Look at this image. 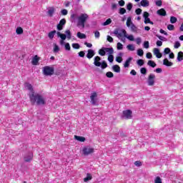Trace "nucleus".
Instances as JSON below:
<instances>
[{
  "mask_svg": "<svg viewBox=\"0 0 183 183\" xmlns=\"http://www.w3.org/2000/svg\"><path fill=\"white\" fill-rule=\"evenodd\" d=\"M113 34H114L119 39H121L122 36H124V38L127 36V31L125 29L118 30V29H116Z\"/></svg>",
  "mask_w": 183,
  "mask_h": 183,
  "instance_id": "obj_4",
  "label": "nucleus"
},
{
  "mask_svg": "<svg viewBox=\"0 0 183 183\" xmlns=\"http://www.w3.org/2000/svg\"><path fill=\"white\" fill-rule=\"evenodd\" d=\"M30 102L31 105H45V97L37 92H30L29 94Z\"/></svg>",
  "mask_w": 183,
  "mask_h": 183,
  "instance_id": "obj_1",
  "label": "nucleus"
},
{
  "mask_svg": "<svg viewBox=\"0 0 183 183\" xmlns=\"http://www.w3.org/2000/svg\"><path fill=\"white\" fill-rule=\"evenodd\" d=\"M66 24V20L65 19H62L60 20L59 23L57 24L58 31H62L64 29V25Z\"/></svg>",
  "mask_w": 183,
  "mask_h": 183,
  "instance_id": "obj_10",
  "label": "nucleus"
},
{
  "mask_svg": "<svg viewBox=\"0 0 183 183\" xmlns=\"http://www.w3.org/2000/svg\"><path fill=\"white\" fill-rule=\"evenodd\" d=\"M131 29L133 32H137V26L132 23V25L130 24Z\"/></svg>",
  "mask_w": 183,
  "mask_h": 183,
  "instance_id": "obj_44",
  "label": "nucleus"
},
{
  "mask_svg": "<svg viewBox=\"0 0 183 183\" xmlns=\"http://www.w3.org/2000/svg\"><path fill=\"white\" fill-rule=\"evenodd\" d=\"M77 37L79 38V39H86V35L79 31L77 32Z\"/></svg>",
  "mask_w": 183,
  "mask_h": 183,
  "instance_id": "obj_25",
  "label": "nucleus"
},
{
  "mask_svg": "<svg viewBox=\"0 0 183 183\" xmlns=\"http://www.w3.org/2000/svg\"><path fill=\"white\" fill-rule=\"evenodd\" d=\"M39 59H38V56H35L31 61V64L33 65H37L38 62H39Z\"/></svg>",
  "mask_w": 183,
  "mask_h": 183,
  "instance_id": "obj_27",
  "label": "nucleus"
},
{
  "mask_svg": "<svg viewBox=\"0 0 183 183\" xmlns=\"http://www.w3.org/2000/svg\"><path fill=\"white\" fill-rule=\"evenodd\" d=\"M90 99H91L90 102L92 105H98L99 99H98V94H97V92H93L91 94Z\"/></svg>",
  "mask_w": 183,
  "mask_h": 183,
  "instance_id": "obj_5",
  "label": "nucleus"
},
{
  "mask_svg": "<svg viewBox=\"0 0 183 183\" xmlns=\"http://www.w3.org/2000/svg\"><path fill=\"white\" fill-rule=\"evenodd\" d=\"M94 55H95V51L92 49H89L87 51L86 58H88V59H91L92 58L94 57Z\"/></svg>",
  "mask_w": 183,
  "mask_h": 183,
  "instance_id": "obj_13",
  "label": "nucleus"
},
{
  "mask_svg": "<svg viewBox=\"0 0 183 183\" xmlns=\"http://www.w3.org/2000/svg\"><path fill=\"white\" fill-rule=\"evenodd\" d=\"M126 24H127V26H128L129 28L131 26V25H132V20L131 17L127 18V21Z\"/></svg>",
  "mask_w": 183,
  "mask_h": 183,
  "instance_id": "obj_37",
  "label": "nucleus"
},
{
  "mask_svg": "<svg viewBox=\"0 0 183 183\" xmlns=\"http://www.w3.org/2000/svg\"><path fill=\"white\" fill-rule=\"evenodd\" d=\"M54 52H55V53L59 52V46H58V45H56V44L54 45Z\"/></svg>",
  "mask_w": 183,
  "mask_h": 183,
  "instance_id": "obj_56",
  "label": "nucleus"
},
{
  "mask_svg": "<svg viewBox=\"0 0 183 183\" xmlns=\"http://www.w3.org/2000/svg\"><path fill=\"white\" fill-rule=\"evenodd\" d=\"M65 34H66V38H67V39H71L72 36V34H71V31L66 30Z\"/></svg>",
  "mask_w": 183,
  "mask_h": 183,
  "instance_id": "obj_32",
  "label": "nucleus"
},
{
  "mask_svg": "<svg viewBox=\"0 0 183 183\" xmlns=\"http://www.w3.org/2000/svg\"><path fill=\"white\" fill-rule=\"evenodd\" d=\"M106 76H107V78H114V73L112 71H107L106 73Z\"/></svg>",
  "mask_w": 183,
  "mask_h": 183,
  "instance_id": "obj_41",
  "label": "nucleus"
},
{
  "mask_svg": "<svg viewBox=\"0 0 183 183\" xmlns=\"http://www.w3.org/2000/svg\"><path fill=\"white\" fill-rule=\"evenodd\" d=\"M16 32L17 35H21V34H24V29L22 27H18L16 30Z\"/></svg>",
  "mask_w": 183,
  "mask_h": 183,
  "instance_id": "obj_34",
  "label": "nucleus"
},
{
  "mask_svg": "<svg viewBox=\"0 0 183 183\" xmlns=\"http://www.w3.org/2000/svg\"><path fill=\"white\" fill-rule=\"evenodd\" d=\"M74 139H76V141H79V142H85L86 139H85V137H84L75 135Z\"/></svg>",
  "mask_w": 183,
  "mask_h": 183,
  "instance_id": "obj_19",
  "label": "nucleus"
},
{
  "mask_svg": "<svg viewBox=\"0 0 183 183\" xmlns=\"http://www.w3.org/2000/svg\"><path fill=\"white\" fill-rule=\"evenodd\" d=\"M94 65H95V66H101V58L99 56L94 57Z\"/></svg>",
  "mask_w": 183,
  "mask_h": 183,
  "instance_id": "obj_12",
  "label": "nucleus"
},
{
  "mask_svg": "<svg viewBox=\"0 0 183 183\" xmlns=\"http://www.w3.org/2000/svg\"><path fill=\"white\" fill-rule=\"evenodd\" d=\"M99 55H101V56H105V54H106L105 47H103L102 49H101L99 51Z\"/></svg>",
  "mask_w": 183,
  "mask_h": 183,
  "instance_id": "obj_36",
  "label": "nucleus"
},
{
  "mask_svg": "<svg viewBox=\"0 0 183 183\" xmlns=\"http://www.w3.org/2000/svg\"><path fill=\"white\" fill-rule=\"evenodd\" d=\"M163 65H165V66H172L174 63L169 61L168 59H164L163 60Z\"/></svg>",
  "mask_w": 183,
  "mask_h": 183,
  "instance_id": "obj_17",
  "label": "nucleus"
},
{
  "mask_svg": "<svg viewBox=\"0 0 183 183\" xmlns=\"http://www.w3.org/2000/svg\"><path fill=\"white\" fill-rule=\"evenodd\" d=\"M154 183H162V179L159 177H157L154 179Z\"/></svg>",
  "mask_w": 183,
  "mask_h": 183,
  "instance_id": "obj_46",
  "label": "nucleus"
},
{
  "mask_svg": "<svg viewBox=\"0 0 183 183\" xmlns=\"http://www.w3.org/2000/svg\"><path fill=\"white\" fill-rule=\"evenodd\" d=\"M147 84L149 86H153L155 84V74H150L147 79Z\"/></svg>",
  "mask_w": 183,
  "mask_h": 183,
  "instance_id": "obj_8",
  "label": "nucleus"
},
{
  "mask_svg": "<svg viewBox=\"0 0 183 183\" xmlns=\"http://www.w3.org/2000/svg\"><path fill=\"white\" fill-rule=\"evenodd\" d=\"M140 4L144 7L149 6V1L148 0H142Z\"/></svg>",
  "mask_w": 183,
  "mask_h": 183,
  "instance_id": "obj_21",
  "label": "nucleus"
},
{
  "mask_svg": "<svg viewBox=\"0 0 183 183\" xmlns=\"http://www.w3.org/2000/svg\"><path fill=\"white\" fill-rule=\"evenodd\" d=\"M54 12H55V9L51 8L47 11V14H48L49 16H53Z\"/></svg>",
  "mask_w": 183,
  "mask_h": 183,
  "instance_id": "obj_33",
  "label": "nucleus"
},
{
  "mask_svg": "<svg viewBox=\"0 0 183 183\" xmlns=\"http://www.w3.org/2000/svg\"><path fill=\"white\" fill-rule=\"evenodd\" d=\"M64 47L66 51H71V46L69 45V43H66Z\"/></svg>",
  "mask_w": 183,
  "mask_h": 183,
  "instance_id": "obj_52",
  "label": "nucleus"
},
{
  "mask_svg": "<svg viewBox=\"0 0 183 183\" xmlns=\"http://www.w3.org/2000/svg\"><path fill=\"white\" fill-rule=\"evenodd\" d=\"M167 29H169V31H174V29H175V26L172 24H169L167 26Z\"/></svg>",
  "mask_w": 183,
  "mask_h": 183,
  "instance_id": "obj_49",
  "label": "nucleus"
},
{
  "mask_svg": "<svg viewBox=\"0 0 183 183\" xmlns=\"http://www.w3.org/2000/svg\"><path fill=\"white\" fill-rule=\"evenodd\" d=\"M71 46L74 49H79V48H81V46H79V44L78 43H74Z\"/></svg>",
  "mask_w": 183,
  "mask_h": 183,
  "instance_id": "obj_39",
  "label": "nucleus"
},
{
  "mask_svg": "<svg viewBox=\"0 0 183 183\" xmlns=\"http://www.w3.org/2000/svg\"><path fill=\"white\" fill-rule=\"evenodd\" d=\"M91 179H92V175L87 173L86 177L84 179V182H88V181H91Z\"/></svg>",
  "mask_w": 183,
  "mask_h": 183,
  "instance_id": "obj_28",
  "label": "nucleus"
},
{
  "mask_svg": "<svg viewBox=\"0 0 183 183\" xmlns=\"http://www.w3.org/2000/svg\"><path fill=\"white\" fill-rule=\"evenodd\" d=\"M147 65H149V66H152V68H155V66H157V64L152 60L148 61Z\"/></svg>",
  "mask_w": 183,
  "mask_h": 183,
  "instance_id": "obj_29",
  "label": "nucleus"
},
{
  "mask_svg": "<svg viewBox=\"0 0 183 183\" xmlns=\"http://www.w3.org/2000/svg\"><path fill=\"white\" fill-rule=\"evenodd\" d=\"M134 165H136V167H141V165H142V163L139 161H136L134 162Z\"/></svg>",
  "mask_w": 183,
  "mask_h": 183,
  "instance_id": "obj_64",
  "label": "nucleus"
},
{
  "mask_svg": "<svg viewBox=\"0 0 183 183\" xmlns=\"http://www.w3.org/2000/svg\"><path fill=\"white\" fill-rule=\"evenodd\" d=\"M174 48L175 49H178V48H179V46H181V43H179V41H176L174 43Z\"/></svg>",
  "mask_w": 183,
  "mask_h": 183,
  "instance_id": "obj_54",
  "label": "nucleus"
},
{
  "mask_svg": "<svg viewBox=\"0 0 183 183\" xmlns=\"http://www.w3.org/2000/svg\"><path fill=\"white\" fill-rule=\"evenodd\" d=\"M94 148L86 146L84 147L82 149V154L84 155V157H88L90 154H94Z\"/></svg>",
  "mask_w": 183,
  "mask_h": 183,
  "instance_id": "obj_6",
  "label": "nucleus"
},
{
  "mask_svg": "<svg viewBox=\"0 0 183 183\" xmlns=\"http://www.w3.org/2000/svg\"><path fill=\"white\" fill-rule=\"evenodd\" d=\"M137 65H139V66H142V65H144V60L143 59H139L137 60Z\"/></svg>",
  "mask_w": 183,
  "mask_h": 183,
  "instance_id": "obj_50",
  "label": "nucleus"
},
{
  "mask_svg": "<svg viewBox=\"0 0 183 183\" xmlns=\"http://www.w3.org/2000/svg\"><path fill=\"white\" fill-rule=\"evenodd\" d=\"M144 48H146V49H148V48H149V41H146L144 42Z\"/></svg>",
  "mask_w": 183,
  "mask_h": 183,
  "instance_id": "obj_53",
  "label": "nucleus"
},
{
  "mask_svg": "<svg viewBox=\"0 0 183 183\" xmlns=\"http://www.w3.org/2000/svg\"><path fill=\"white\" fill-rule=\"evenodd\" d=\"M137 55L139 56H144V50H142V49H139L137 50Z\"/></svg>",
  "mask_w": 183,
  "mask_h": 183,
  "instance_id": "obj_40",
  "label": "nucleus"
},
{
  "mask_svg": "<svg viewBox=\"0 0 183 183\" xmlns=\"http://www.w3.org/2000/svg\"><path fill=\"white\" fill-rule=\"evenodd\" d=\"M177 17H175V16L170 17L171 24H175V22H177Z\"/></svg>",
  "mask_w": 183,
  "mask_h": 183,
  "instance_id": "obj_47",
  "label": "nucleus"
},
{
  "mask_svg": "<svg viewBox=\"0 0 183 183\" xmlns=\"http://www.w3.org/2000/svg\"><path fill=\"white\" fill-rule=\"evenodd\" d=\"M112 22V20L111 19H108L106 21L103 23L104 26H107V25H109Z\"/></svg>",
  "mask_w": 183,
  "mask_h": 183,
  "instance_id": "obj_45",
  "label": "nucleus"
},
{
  "mask_svg": "<svg viewBox=\"0 0 183 183\" xmlns=\"http://www.w3.org/2000/svg\"><path fill=\"white\" fill-rule=\"evenodd\" d=\"M57 36L59 38H61V39L62 41H65V39H66V34H61V32L58 31L57 32Z\"/></svg>",
  "mask_w": 183,
  "mask_h": 183,
  "instance_id": "obj_22",
  "label": "nucleus"
},
{
  "mask_svg": "<svg viewBox=\"0 0 183 183\" xmlns=\"http://www.w3.org/2000/svg\"><path fill=\"white\" fill-rule=\"evenodd\" d=\"M116 61L117 62H119V64H121V62H122V57L121 56L116 57Z\"/></svg>",
  "mask_w": 183,
  "mask_h": 183,
  "instance_id": "obj_62",
  "label": "nucleus"
},
{
  "mask_svg": "<svg viewBox=\"0 0 183 183\" xmlns=\"http://www.w3.org/2000/svg\"><path fill=\"white\" fill-rule=\"evenodd\" d=\"M119 14H120V15H124V14H127V9H125L124 8H120Z\"/></svg>",
  "mask_w": 183,
  "mask_h": 183,
  "instance_id": "obj_38",
  "label": "nucleus"
},
{
  "mask_svg": "<svg viewBox=\"0 0 183 183\" xmlns=\"http://www.w3.org/2000/svg\"><path fill=\"white\" fill-rule=\"evenodd\" d=\"M108 61H109L110 62H114V56L112 54H110L108 56Z\"/></svg>",
  "mask_w": 183,
  "mask_h": 183,
  "instance_id": "obj_59",
  "label": "nucleus"
},
{
  "mask_svg": "<svg viewBox=\"0 0 183 183\" xmlns=\"http://www.w3.org/2000/svg\"><path fill=\"white\" fill-rule=\"evenodd\" d=\"M54 71L55 69L53 66H45L43 68V74L44 75H46V76H51V75H54Z\"/></svg>",
  "mask_w": 183,
  "mask_h": 183,
  "instance_id": "obj_3",
  "label": "nucleus"
},
{
  "mask_svg": "<svg viewBox=\"0 0 183 183\" xmlns=\"http://www.w3.org/2000/svg\"><path fill=\"white\" fill-rule=\"evenodd\" d=\"M155 5H157V6H162V1L159 0V1H156Z\"/></svg>",
  "mask_w": 183,
  "mask_h": 183,
  "instance_id": "obj_57",
  "label": "nucleus"
},
{
  "mask_svg": "<svg viewBox=\"0 0 183 183\" xmlns=\"http://www.w3.org/2000/svg\"><path fill=\"white\" fill-rule=\"evenodd\" d=\"M117 49L118 50L124 49V45L120 42L117 43Z\"/></svg>",
  "mask_w": 183,
  "mask_h": 183,
  "instance_id": "obj_51",
  "label": "nucleus"
},
{
  "mask_svg": "<svg viewBox=\"0 0 183 183\" xmlns=\"http://www.w3.org/2000/svg\"><path fill=\"white\" fill-rule=\"evenodd\" d=\"M89 16L86 14H81L77 20V26L85 28V23L88 21Z\"/></svg>",
  "mask_w": 183,
  "mask_h": 183,
  "instance_id": "obj_2",
  "label": "nucleus"
},
{
  "mask_svg": "<svg viewBox=\"0 0 183 183\" xmlns=\"http://www.w3.org/2000/svg\"><path fill=\"white\" fill-rule=\"evenodd\" d=\"M135 13L137 14V15H141V14L142 13V9H137L135 10Z\"/></svg>",
  "mask_w": 183,
  "mask_h": 183,
  "instance_id": "obj_58",
  "label": "nucleus"
},
{
  "mask_svg": "<svg viewBox=\"0 0 183 183\" xmlns=\"http://www.w3.org/2000/svg\"><path fill=\"white\" fill-rule=\"evenodd\" d=\"M140 72H141V74H142L143 75H147V68L142 67V68L140 69Z\"/></svg>",
  "mask_w": 183,
  "mask_h": 183,
  "instance_id": "obj_48",
  "label": "nucleus"
},
{
  "mask_svg": "<svg viewBox=\"0 0 183 183\" xmlns=\"http://www.w3.org/2000/svg\"><path fill=\"white\" fill-rule=\"evenodd\" d=\"M143 18H144V24H149L151 19H149V13L144 11L143 14Z\"/></svg>",
  "mask_w": 183,
  "mask_h": 183,
  "instance_id": "obj_11",
  "label": "nucleus"
},
{
  "mask_svg": "<svg viewBox=\"0 0 183 183\" xmlns=\"http://www.w3.org/2000/svg\"><path fill=\"white\" fill-rule=\"evenodd\" d=\"M61 12V15H68V10L66 9H62Z\"/></svg>",
  "mask_w": 183,
  "mask_h": 183,
  "instance_id": "obj_63",
  "label": "nucleus"
},
{
  "mask_svg": "<svg viewBox=\"0 0 183 183\" xmlns=\"http://www.w3.org/2000/svg\"><path fill=\"white\" fill-rule=\"evenodd\" d=\"M129 41H135V39L134 38V36L132 34L129 35L127 34V36H125Z\"/></svg>",
  "mask_w": 183,
  "mask_h": 183,
  "instance_id": "obj_43",
  "label": "nucleus"
},
{
  "mask_svg": "<svg viewBox=\"0 0 183 183\" xmlns=\"http://www.w3.org/2000/svg\"><path fill=\"white\" fill-rule=\"evenodd\" d=\"M157 15H159V16H167V11H165L164 9L157 10Z\"/></svg>",
  "mask_w": 183,
  "mask_h": 183,
  "instance_id": "obj_14",
  "label": "nucleus"
},
{
  "mask_svg": "<svg viewBox=\"0 0 183 183\" xmlns=\"http://www.w3.org/2000/svg\"><path fill=\"white\" fill-rule=\"evenodd\" d=\"M128 51H135V46L134 44H129L127 46Z\"/></svg>",
  "mask_w": 183,
  "mask_h": 183,
  "instance_id": "obj_35",
  "label": "nucleus"
},
{
  "mask_svg": "<svg viewBox=\"0 0 183 183\" xmlns=\"http://www.w3.org/2000/svg\"><path fill=\"white\" fill-rule=\"evenodd\" d=\"M24 86L26 89H28L30 92H32L34 91V87L32 86V84L29 83H25Z\"/></svg>",
  "mask_w": 183,
  "mask_h": 183,
  "instance_id": "obj_18",
  "label": "nucleus"
},
{
  "mask_svg": "<svg viewBox=\"0 0 183 183\" xmlns=\"http://www.w3.org/2000/svg\"><path fill=\"white\" fill-rule=\"evenodd\" d=\"M119 6H124L125 1H124V0L119 1Z\"/></svg>",
  "mask_w": 183,
  "mask_h": 183,
  "instance_id": "obj_60",
  "label": "nucleus"
},
{
  "mask_svg": "<svg viewBox=\"0 0 183 183\" xmlns=\"http://www.w3.org/2000/svg\"><path fill=\"white\" fill-rule=\"evenodd\" d=\"M142 42V39H141V37H138L136 39V44H137V45H140Z\"/></svg>",
  "mask_w": 183,
  "mask_h": 183,
  "instance_id": "obj_55",
  "label": "nucleus"
},
{
  "mask_svg": "<svg viewBox=\"0 0 183 183\" xmlns=\"http://www.w3.org/2000/svg\"><path fill=\"white\" fill-rule=\"evenodd\" d=\"M127 9H128V11H131V9H132V3H129L127 4Z\"/></svg>",
  "mask_w": 183,
  "mask_h": 183,
  "instance_id": "obj_61",
  "label": "nucleus"
},
{
  "mask_svg": "<svg viewBox=\"0 0 183 183\" xmlns=\"http://www.w3.org/2000/svg\"><path fill=\"white\" fill-rule=\"evenodd\" d=\"M104 51H106V53L108 52L109 55H112L114 54V48H108V47H104Z\"/></svg>",
  "mask_w": 183,
  "mask_h": 183,
  "instance_id": "obj_24",
  "label": "nucleus"
},
{
  "mask_svg": "<svg viewBox=\"0 0 183 183\" xmlns=\"http://www.w3.org/2000/svg\"><path fill=\"white\" fill-rule=\"evenodd\" d=\"M34 158V154L31 152H29L27 154L24 155V162H30L32 161Z\"/></svg>",
  "mask_w": 183,
  "mask_h": 183,
  "instance_id": "obj_9",
  "label": "nucleus"
},
{
  "mask_svg": "<svg viewBox=\"0 0 183 183\" xmlns=\"http://www.w3.org/2000/svg\"><path fill=\"white\" fill-rule=\"evenodd\" d=\"M78 17H79V16H78V14L73 13L71 14L70 16V21L71 22H75V21H78Z\"/></svg>",
  "mask_w": 183,
  "mask_h": 183,
  "instance_id": "obj_16",
  "label": "nucleus"
},
{
  "mask_svg": "<svg viewBox=\"0 0 183 183\" xmlns=\"http://www.w3.org/2000/svg\"><path fill=\"white\" fill-rule=\"evenodd\" d=\"M56 34V30L49 32L48 36H49V39H54V36H55Z\"/></svg>",
  "mask_w": 183,
  "mask_h": 183,
  "instance_id": "obj_23",
  "label": "nucleus"
},
{
  "mask_svg": "<svg viewBox=\"0 0 183 183\" xmlns=\"http://www.w3.org/2000/svg\"><path fill=\"white\" fill-rule=\"evenodd\" d=\"M183 60V52L179 51L177 54V61L178 62H181Z\"/></svg>",
  "mask_w": 183,
  "mask_h": 183,
  "instance_id": "obj_26",
  "label": "nucleus"
},
{
  "mask_svg": "<svg viewBox=\"0 0 183 183\" xmlns=\"http://www.w3.org/2000/svg\"><path fill=\"white\" fill-rule=\"evenodd\" d=\"M168 54H171V49L167 47L164 49V55H168Z\"/></svg>",
  "mask_w": 183,
  "mask_h": 183,
  "instance_id": "obj_42",
  "label": "nucleus"
},
{
  "mask_svg": "<svg viewBox=\"0 0 183 183\" xmlns=\"http://www.w3.org/2000/svg\"><path fill=\"white\" fill-rule=\"evenodd\" d=\"M122 118L123 119H131L132 118V111L131 109L124 110Z\"/></svg>",
  "mask_w": 183,
  "mask_h": 183,
  "instance_id": "obj_7",
  "label": "nucleus"
},
{
  "mask_svg": "<svg viewBox=\"0 0 183 183\" xmlns=\"http://www.w3.org/2000/svg\"><path fill=\"white\" fill-rule=\"evenodd\" d=\"M154 55H155L157 58H162V54L159 51V49L154 48Z\"/></svg>",
  "mask_w": 183,
  "mask_h": 183,
  "instance_id": "obj_15",
  "label": "nucleus"
},
{
  "mask_svg": "<svg viewBox=\"0 0 183 183\" xmlns=\"http://www.w3.org/2000/svg\"><path fill=\"white\" fill-rule=\"evenodd\" d=\"M112 69L114 72H117V74H119V72H121V67H119V66L118 65H114L112 66Z\"/></svg>",
  "mask_w": 183,
  "mask_h": 183,
  "instance_id": "obj_20",
  "label": "nucleus"
},
{
  "mask_svg": "<svg viewBox=\"0 0 183 183\" xmlns=\"http://www.w3.org/2000/svg\"><path fill=\"white\" fill-rule=\"evenodd\" d=\"M132 61V57H129L128 59H127L124 63V68H128V66H129V63Z\"/></svg>",
  "mask_w": 183,
  "mask_h": 183,
  "instance_id": "obj_30",
  "label": "nucleus"
},
{
  "mask_svg": "<svg viewBox=\"0 0 183 183\" xmlns=\"http://www.w3.org/2000/svg\"><path fill=\"white\" fill-rule=\"evenodd\" d=\"M101 68L102 69H105V68H108V64H107V61H105V60H103L101 62Z\"/></svg>",
  "mask_w": 183,
  "mask_h": 183,
  "instance_id": "obj_31",
  "label": "nucleus"
}]
</instances>
